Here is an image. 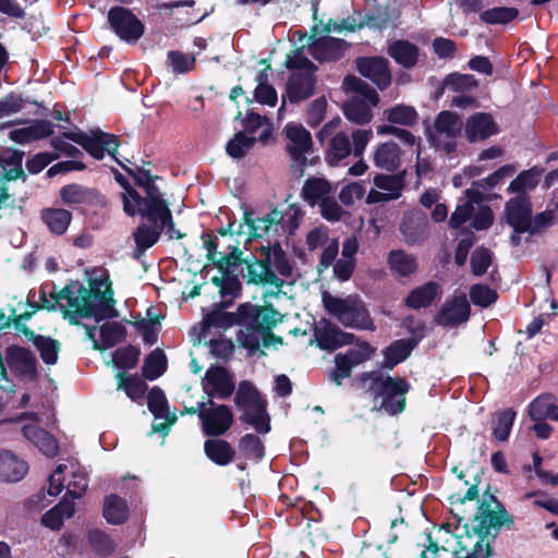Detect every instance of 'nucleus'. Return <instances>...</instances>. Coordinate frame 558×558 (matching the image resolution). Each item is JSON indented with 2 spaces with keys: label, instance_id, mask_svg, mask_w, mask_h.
I'll use <instances>...</instances> for the list:
<instances>
[{
  "label": "nucleus",
  "instance_id": "59",
  "mask_svg": "<svg viewBox=\"0 0 558 558\" xmlns=\"http://www.w3.org/2000/svg\"><path fill=\"white\" fill-rule=\"evenodd\" d=\"M470 299L474 305L486 308L497 301L498 293L487 284L476 283L470 289Z\"/></svg>",
  "mask_w": 558,
  "mask_h": 558
},
{
  "label": "nucleus",
  "instance_id": "58",
  "mask_svg": "<svg viewBox=\"0 0 558 558\" xmlns=\"http://www.w3.org/2000/svg\"><path fill=\"white\" fill-rule=\"evenodd\" d=\"M515 172L513 165H504L487 178L472 182V189L490 190L501 184L506 178L511 177Z\"/></svg>",
  "mask_w": 558,
  "mask_h": 558
},
{
  "label": "nucleus",
  "instance_id": "55",
  "mask_svg": "<svg viewBox=\"0 0 558 558\" xmlns=\"http://www.w3.org/2000/svg\"><path fill=\"white\" fill-rule=\"evenodd\" d=\"M148 320L140 319L134 323V326L142 332L143 341L146 344L153 345L158 340V333L156 326L160 325V320L162 318L161 315H153V307L147 310Z\"/></svg>",
  "mask_w": 558,
  "mask_h": 558
},
{
  "label": "nucleus",
  "instance_id": "24",
  "mask_svg": "<svg viewBox=\"0 0 558 558\" xmlns=\"http://www.w3.org/2000/svg\"><path fill=\"white\" fill-rule=\"evenodd\" d=\"M442 293L441 286L436 281H427L409 292L404 299V305L411 310L418 311L429 307Z\"/></svg>",
  "mask_w": 558,
  "mask_h": 558
},
{
  "label": "nucleus",
  "instance_id": "10",
  "mask_svg": "<svg viewBox=\"0 0 558 558\" xmlns=\"http://www.w3.org/2000/svg\"><path fill=\"white\" fill-rule=\"evenodd\" d=\"M156 181L151 180L141 186L145 195L143 196L137 192V197H133L131 208H133L134 213L130 211L128 214L129 217L140 216L142 219L147 220L170 207L168 199L165 198Z\"/></svg>",
  "mask_w": 558,
  "mask_h": 558
},
{
  "label": "nucleus",
  "instance_id": "12",
  "mask_svg": "<svg viewBox=\"0 0 558 558\" xmlns=\"http://www.w3.org/2000/svg\"><path fill=\"white\" fill-rule=\"evenodd\" d=\"M255 304L251 302L242 303L238 306L236 312H225L223 307H219L207 313L203 318V329L209 330L218 328L227 330L228 328L238 325L247 328L250 319L253 318L252 312Z\"/></svg>",
  "mask_w": 558,
  "mask_h": 558
},
{
  "label": "nucleus",
  "instance_id": "6",
  "mask_svg": "<svg viewBox=\"0 0 558 558\" xmlns=\"http://www.w3.org/2000/svg\"><path fill=\"white\" fill-rule=\"evenodd\" d=\"M323 303L328 313L344 327L371 331L376 329L368 310L361 301L340 299L325 293Z\"/></svg>",
  "mask_w": 558,
  "mask_h": 558
},
{
  "label": "nucleus",
  "instance_id": "27",
  "mask_svg": "<svg viewBox=\"0 0 558 558\" xmlns=\"http://www.w3.org/2000/svg\"><path fill=\"white\" fill-rule=\"evenodd\" d=\"M132 238L135 243L132 256L134 259H140L148 248L159 241L160 231L158 225L149 223L142 219V222L133 231Z\"/></svg>",
  "mask_w": 558,
  "mask_h": 558
},
{
  "label": "nucleus",
  "instance_id": "60",
  "mask_svg": "<svg viewBox=\"0 0 558 558\" xmlns=\"http://www.w3.org/2000/svg\"><path fill=\"white\" fill-rule=\"evenodd\" d=\"M493 263V253L485 246H477L471 254V271L475 277L483 276Z\"/></svg>",
  "mask_w": 558,
  "mask_h": 558
},
{
  "label": "nucleus",
  "instance_id": "45",
  "mask_svg": "<svg viewBox=\"0 0 558 558\" xmlns=\"http://www.w3.org/2000/svg\"><path fill=\"white\" fill-rule=\"evenodd\" d=\"M384 114L388 122L405 126H413L418 119L416 110L405 105H396L385 110Z\"/></svg>",
  "mask_w": 558,
  "mask_h": 558
},
{
  "label": "nucleus",
  "instance_id": "42",
  "mask_svg": "<svg viewBox=\"0 0 558 558\" xmlns=\"http://www.w3.org/2000/svg\"><path fill=\"white\" fill-rule=\"evenodd\" d=\"M118 389L123 390L125 395L134 402H140L148 388L147 384L136 375H129L125 372L117 374Z\"/></svg>",
  "mask_w": 558,
  "mask_h": 558
},
{
  "label": "nucleus",
  "instance_id": "23",
  "mask_svg": "<svg viewBox=\"0 0 558 558\" xmlns=\"http://www.w3.org/2000/svg\"><path fill=\"white\" fill-rule=\"evenodd\" d=\"M420 338L398 339L383 350L381 368L392 371L398 364L405 361L412 351L418 345Z\"/></svg>",
  "mask_w": 558,
  "mask_h": 558
},
{
  "label": "nucleus",
  "instance_id": "41",
  "mask_svg": "<svg viewBox=\"0 0 558 558\" xmlns=\"http://www.w3.org/2000/svg\"><path fill=\"white\" fill-rule=\"evenodd\" d=\"M544 172L542 167H532L527 170L521 171L515 179H513L509 186L508 192L520 194H526V190H534Z\"/></svg>",
  "mask_w": 558,
  "mask_h": 558
},
{
  "label": "nucleus",
  "instance_id": "20",
  "mask_svg": "<svg viewBox=\"0 0 558 558\" xmlns=\"http://www.w3.org/2000/svg\"><path fill=\"white\" fill-rule=\"evenodd\" d=\"M471 306L465 295L453 296L444 303L434 322L442 327H456L470 318Z\"/></svg>",
  "mask_w": 558,
  "mask_h": 558
},
{
  "label": "nucleus",
  "instance_id": "9",
  "mask_svg": "<svg viewBox=\"0 0 558 558\" xmlns=\"http://www.w3.org/2000/svg\"><path fill=\"white\" fill-rule=\"evenodd\" d=\"M107 19L112 32L130 45L136 44L145 33L144 23L125 7H112Z\"/></svg>",
  "mask_w": 558,
  "mask_h": 558
},
{
  "label": "nucleus",
  "instance_id": "64",
  "mask_svg": "<svg viewBox=\"0 0 558 558\" xmlns=\"http://www.w3.org/2000/svg\"><path fill=\"white\" fill-rule=\"evenodd\" d=\"M167 59L172 71L178 74H185L192 71L196 62L194 56H189L179 50L168 51Z\"/></svg>",
  "mask_w": 558,
  "mask_h": 558
},
{
  "label": "nucleus",
  "instance_id": "17",
  "mask_svg": "<svg viewBox=\"0 0 558 558\" xmlns=\"http://www.w3.org/2000/svg\"><path fill=\"white\" fill-rule=\"evenodd\" d=\"M355 68L380 90H385L391 84L389 61L384 57H359L355 59Z\"/></svg>",
  "mask_w": 558,
  "mask_h": 558
},
{
  "label": "nucleus",
  "instance_id": "40",
  "mask_svg": "<svg viewBox=\"0 0 558 558\" xmlns=\"http://www.w3.org/2000/svg\"><path fill=\"white\" fill-rule=\"evenodd\" d=\"M351 151L352 145L349 136L339 132L330 138L325 159L329 166H338Z\"/></svg>",
  "mask_w": 558,
  "mask_h": 558
},
{
  "label": "nucleus",
  "instance_id": "3",
  "mask_svg": "<svg viewBox=\"0 0 558 558\" xmlns=\"http://www.w3.org/2000/svg\"><path fill=\"white\" fill-rule=\"evenodd\" d=\"M256 252L258 257H254V262L248 264V283L271 284L280 289L283 280L275 274L272 267L282 277H290L293 270L281 244L276 241L271 245L260 246Z\"/></svg>",
  "mask_w": 558,
  "mask_h": 558
},
{
  "label": "nucleus",
  "instance_id": "37",
  "mask_svg": "<svg viewBox=\"0 0 558 558\" xmlns=\"http://www.w3.org/2000/svg\"><path fill=\"white\" fill-rule=\"evenodd\" d=\"M517 412L506 408L494 413L492 417V434L497 441H507L514 424Z\"/></svg>",
  "mask_w": 558,
  "mask_h": 558
},
{
  "label": "nucleus",
  "instance_id": "28",
  "mask_svg": "<svg viewBox=\"0 0 558 558\" xmlns=\"http://www.w3.org/2000/svg\"><path fill=\"white\" fill-rule=\"evenodd\" d=\"M66 305L59 303V311L62 317L72 326H78V318H92L96 316V304L82 303L81 299L75 294L65 300Z\"/></svg>",
  "mask_w": 558,
  "mask_h": 558
},
{
  "label": "nucleus",
  "instance_id": "5",
  "mask_svg": "<svg viewBox=\"0 0 558 558\" xmlns=\"http://www.w3.org/2000/svg\"><path fill=\"white\" fill-rule=\"evenodd\" d=\"M284 134L288 140L286 151L291 159L290 172L295 179H300L304 175L306 167L316 165L319 157H307L313 153V138L302 124L288 123L284 126Z\"/></svg>",
  "mask_w": 558,
  "mask_h": 558
},
{
  "label": "nucleus",
  "instance_id": "56",
  "mask_svg": "<svg viewBox=\"0 0 558 558\" xmlns=\"http://www.w3.org/2000/svg\"><path fill=\"white\" fill-rule=\"evenodd\" d=\"M126 328L119 322L106 323L100 327L104 348H112L126 338Z\"/></svg>",
  "mask_w": 558,
  "mask_h": 558
},
{
  "label": "nucleus",
  "instance_id": "29",
  "mask_svg": "<svg viewBox=\"0 0 558 558\" xmlns=\"http://www.w3.org/2000/svg\"><path fill=\"white\" fill-rule=\"evenodd\" d=\"M28 471V464L9 450H0V480L19 482Z\"/></svg>",
  "mask_w": 558,
  "mask_h": 558
},
{
  "label": "nucleus",
  "instance_id": "16",
  "mask_svg": "<svg viewBox=\"0 0 558 558\" xmlns=\"http://www.w3.org/2000/svg\"><path fill=\"white\" fill-rule=\"evenodd\" d=\"M316 83V72H293L288 78L286 93L282 95V105L279 110L283 109L287 100L290 104H300L311 98L315 94Z\"/></svg>",
  "mask_w": 558,
  "mask_h": 558
},
{
  "label": "nucleus",
  "instance_id": "38",
  "mask_svg": "<svg viewBox=\"0 0 558 558\" xmlns=\"http://www.w3.org/2000/svg\"><path fill=\"white\" fill-rule=\"evenodd\" d=\"M388 266L399 277H410L417 270L416 258L403 250H392L388 254Z\"/></svg>",
  "mask_w": 558,
  "mask_h": 558
},
{
  "label": "nucleus",
  "instance_id": "32",
  "mask_svg": "<svg viewBox=\"0 0 558 558\" xmlns=\"http://www.w3.org/2000/svg\"><path fill=\"white\" fill-rule=\"evenodd\" d=\"M204 452L213 463L219 466L230 464L235 457V450L230 442L217 437L205 440Z\"/></svg>",
  "mask_w": 558,
  "mask_h": 558
},
{
  "label": "nucleus",
  "instance_id": "4",
  "mask_svg": "<svg viewBox=\"0 0 558 558\" xmlns=\"http://www.w3.org/2000/svg\"><path fill=\"white\" fill-rule=\"evenodd\" d=\"M234 403L243 410L240 421L252 425L257 433L267 434L270 432V416L267 413L268 402L253 383L240 381L234 396Z\"/></svg>",
  "mask_w": 558,
  "mask_h": 558
},
{
  "label": "nucleus",
  "instance_id": "31",
  "mask_svg": "<svg viewBox=\"0 0 558 558\" xmlns=\"http://www.w3.org/2000/svg\"><path fill=\"white\" fill-rule=\"evenodd\" d=\"M388 54L400 65L411 69L416 65L420 49L415 44L407 39H398L388 47Z\"/></svg>",
  "mask_w": 558,
  "mask_h": 558
},
{
  "label": "nucleus",
  "instance_id": "53",
  "mask_svg": "<svg viewBox=\"0 0 558 558\" xmlns=\"http://www.w3.org/2000/svg\"><path fill=\"white\" fill-rule=\"evenodd\" d=\"M239 449L246 459L259 462L265 456V447L255 434H245L239 440Z\"/></svg>",
  "mask_w": 558,
  "mask_h": 558
},
{
  "label": "nucleus",
  "instance_id": "14",
  "mask_svg": "<svg viewBox=\"0 0 558 558\" xmlns=\"http://www.w3.org/2000/svg\"><path fill=\"white\" fill-rule=\"evenodd\" d=\"M203 389L210 400L229 399L235 389L234 376L223 366L211 365L205 373Z\"/></svg>",
  "mask_w": 558,
  "mask_h": 558
},
{
  "label": "nucleus",
  "instance_id": "48",
  "mask_svg": "<svg viewBox=\"0 0 558 558\" xmlns=\"http://www.w3.org/2000/svg\"><path fill=\"white\" fill-rule=\"evenodd\" d=\"M256 143V138L254 136H248L244 132H238L234 134V136L228 141L226 145V151L227 154L234 158V159H241L243 158L250 149L253 148V146Z\"/></svg>",
  "mask_w": 558,
  "mask_h": 558
},
{
  "label": "nucleus",
  "instance_id": "30",
  "mask_svg": "<svg viewBox=\"0 0 558 558\" xmlns=\"http://www.w3.org/2000/svg\"><path fill=\"white\" fill-rule=\"evenodd\" d=\"M24 437L35 445L45 456L54 457L59 447L54 437L37 425H25L22 428Z\"/></svg>",
  "mask_w": 558,
  "mask_h": 558
},
{
  "label": "nucleus",
  "instance_id": "46",
  "mask_svg": "<svg viewBox=\"0 0 558 558\" xmlns=\"http://www.w3.org/2000/svg\"><path fill=\"white\" fill-rule=\"evenodd\" d=\"M39 351L40 357L47 365H53L58 361L60 343L58 340L43 335H37L32 341Z\"/></svg>",
  "mask_w": 558,
  "mask_h": 558
},
{
  "label": "nucleus",
  "instance_id": "21",
  "mask_svg": "<svg viewBox=\"0 0 558 558\" xmlns=\"http://www.w3.org/2000/svg\"><path fill=\"white\" fill-rule=\"evenodd\" d=\"M308 50L311 56L319 62L338 61L343 56L350 44L344 39L331 36L319 38L312 37Z\"/></svg>",
  "mask_w": 558,
  "mask_h": 558
},
{
  "label": "nucleus",
  "instance_id": "54",
  "mask_svg": "<svg viewBox=\"0 0 558 558\" xmlns=\"http://www.w3.org/2000/svg\"><path fill=\"white\" fill-rule=\"evenodd\" d=\"M478 86L477 80L471 74H460V73H451L448 74L441 86V90L444 88H448L452 92H471Z\"/></svg>",
  "mask_w": 558,
  "mask_h": 558
},
{
  "label": "nucleus",
  "instance_id": "13",
  "mask_svg": "<svg viewBox=\"0 0 558 558\" xmlns=\"http://www.w3.org/2000/svg\"><path fill=\"white\" fill-rule=\"evenodd\" d=\"M473 521L476 522L473 533L492 536L493 541H496L501 527L511 530L514 525V518L506 508L477 510Z\"/></svg>",
  "mask_w": 558,
  "mask_h": 558
},
{
  "label": "nucleus",
  "instance_id": "33",
  "mask_svg": "<svg viewBox=\"0 0 558 558\" xmlns=\"http://www.w3.org/2000/svg\"><path fill=\"white\" fill-rule=\"evenodd\" d=\"M332 191L331 183L325 178L310 177L305 180L301 190V197L310 206L319 204L329 196Z\"/></svg>",
  "mask_w": 558,
  "mask_h": 558
},
{
  "label": "nucleus",
  "instance_id": "36",
  "mask_svg": "<svg viewBox=\"0 0 558 558\" xmlns=\"http://www.w3.org/2000/svg\"><path fill=\"white\" fill-rule=\"evenodd\" d=\"M7 359L10 366H16L22 374H36L37 360L29 349L19 345H11L7 350Z\"/></svg>",
  "mask_w": 558,
  "mask_h": 558
},
{
  "label": "nucleus",
  "instance_id": "51",
  "mask_svg": "<svg viewBox=\"0 0 558 558\" xmlns=\"http://www.w3.org/2000/svg\"><path fill=\"white\" fill-rule=\"evenodd\" d=\"M88 542L93 551L100 557H108L116 549L113 539L107 533L98 529L89 531Z\"/></svg>",
  "mask_w": 558,
  "mask_h": 558
},
{
  "label": "nucleus",
  "instance_id": "62",
  "mask_svg": "<svg viewBox=\"0 0 558 558\" xmlns=\"http://www.w3.org/2000/svg\"><path fill=\"white\" fill-rule=\"evenodd\" d=\"M147 407L155 418H162L167 414L169 403L160 387L155 386L148 391Z\"/></svg>",
  "mask_w": 558,
  "mask_h": 558
},
{
  "label": "nucleus",
  "instance_id": "50",
  "mask_svg": "<svg viewBox=\"0 0 558 558\" xmlns=\"http://www.w3.org/2000/svg\"><path fill=\"white\" fill-rule=\"evenodd\" d=\"M340 337V328L336 325L328 323L323 328L315 330V338L317 341V345L322 350L335 351L341 348V343H339Z\"/></svg>",
  "mask_w": 558,
  "mask_h": 558
},
{
  "label": "nucleus",
  "instance_id": "18",
  "mask_svg": "<svg viewBox=\"0 0 558 558\" xmlns=\"http://www.w3.org/2000/svg\"><path fill=\"white\" fill-rule=\"evenodd\" d=\"M283 218V213L277 208L271 209L262 217H254V211L250 208H245L243 214V225L248 228L247 241L264 238L270 232V230L278 233L279 227H282Z\"/></svg>",
  "mask_w": 558,
  "mask_h": 558
},
{
  "label": "nucleus",
  "instance_id": "19",
  "mask_svg": "<svg viewBox=\"0 0 558 558\" xmlns=\"http://www.w3.org/2000/svg\"><path fill=\"white\" fill-rule=\"evenodd\" d=\"M507 223L517 232H526L532 217V202L527 194L510 198L505 206Z\"/></svg>",
  "mask_w": 558,
  "mask_h": 558
},
{
  "label": "nucleus",
  "instance_id": "22",
  "mask_svg": "<svg viewBox=\"0 0 558 558\" xmlns=\"http://www.w3.org/2000/svg\"><path fill=\"white\" fill-rule=\"evenodd\" d=\"M465 137L470 143L485 141L499 133V125L488 112L471 114L464 125Z\"/></svg>",
  "mask_w": 558,
  "mask_h": 558
},
{
  "label": "nucleus",
  "instance_id": "35",
  "mask_svg": "<svg viewBox=\"0 0 558 558\" xmlns=\"http://www.w3.org/2000/svg\"><path fill=\"white\" fill-rule=\"evenodd\" d=\"M40 218L52 234L62 235L66 232L73 216L68 209L48 207L41 209Z\"/></svg>",
  "mask_w": 558,
  "mask_h": 558
},
{
  "label": "nucleus",
  "instance_id": "63",
  "mask_svg": "<svg viewBox=\"0 0 558 558\" xmlns=\"http://www.w3.org/2000/svg\"><path fill=\"white\" fill-rule=\"evenodd\" d=\"M225 275V281L222 282L219 293L222 299L230 298L229 301H221L219 306L228 307L232 304V300L241 294L242 283L236 275L231 271L222 272Z\"/></svg>",
  "mask_w": 558,
  "mask_h": 558
},
{
  "label": "nucleus",
  "instance_id": "49",
  "mask_svg": "<svg viewBox=\"0 0 558 558\" xmlns=\"http://www.w3.org/2000/svg\"><path fill=\"white\" fill-rule=\"evenodd\" d=\"M146 221L149 223H157L158 229L160 231V235L162 234L163 231H166L170 240H180L186 235L185 233L181 232L179 229L175 228V222L173 220L170 207L148 218Z\"/></svg>",
  "mask_w": 558,
  "mask_h": 558
},
{
  "label": "nucleus",
  "instance_id": "39",
  "mask_svg": "<svg viewBox=\"0 0 558 558\" xmlns=\"http://www.w3.org/2000/svg\"><path fill=\"white\" fill-rule=\"evenodd\" d=\"M102 515L110 524L124 523L129 518L126 501L116 494L107 496L104 500Z\"/></svg>",
  "mask_w": 558,
  "mask_h": 558
},
{
  "label": "nucleus",
  "instance_id": "52",
  "mask_svg": "<svg viewBox=\"0 0 558 558\" xmlns=\"http://www.w3.org/2000/svg\"><path fill=\"white\" fill-rule=\"evenodd\" d=\"M519 14L515 8L497 7L482 11L480 20L485 24H507L513 21Z\"/></svg>",
  "mask_w": 558,
  "mask_h": 558
},
{
  "label": "nucleus",
  "instance_id": "26",
  "mask_svg": "<svg viewBox=\"0 0 558 558\" xmlns=\"http://www.w3.org/2000/svg\"><path fill=\"white\" fill-rule=\"evenodd\" d=\"M428 221L425 215L420 213L405 214L400 223V232L407 244L422 243L427 236Z\"/></svg>",
  "mask_w": 558,
  "mask_h": 558
},
{
  "label": "nucleus",
  "instance_id": "7",
  "mask_svg": "<svg viewBox=\"0 0 558 558\" xmlns=\"http://www.w3.org/2000/svg\"><path fill=\"white\" fill-rule=\"evenodd\" d=\"M63 137L80 145L96 160L104 159L105 155H110L117 162V154L120 146L119 136L101 131L92 130L89 134L78 131H66L62 133Z\"/></svg>",
  "mask_w": 558,
  "mask_h": 558
},
{
  "label": "nucleus",
  "instance_id": "15",
  "mask_svg": "<svg viewBox=\"0 0 558 558\" xmlns=\"http://www.w3.org/2000/svg\"><path fill=\"white\" fill-rule=\"evenodd\" d=\"M59 197L63 205H85L95 208H105L107 198L97 189L78 183L63 185L59 191Z\"/></svg>",
  "mask_w": 558,
  "mask_h": 558
},
{
  "label": "nucleus",
  "instance_id": "61",
  "mask_svg": "<svg viewBox=\"0 0 558 558\" xmlns=\"http://www.w3.org/2000/svg\"><path fill=\"white\" fill-rule=\"evenodd\" d=\"M374 184L384 191H388V195H391L392 199L398 198L401 195L404 181L401 174H376L374 177Z\"/></svg>",
  "mask_w": 558,
  "mask_h": 558
},
{
  "label": "nucleus",
  "instance_id": "1",
  "mask_svg": "<svg viewBox=\"0 0 558 558\" xmlns=\"http://www.w3.org/2000/svg\"><path fill=\"white\" fill-rule=\"evenodd\" d=\"M252 316L247 328L236 333L240 345L248 351V355H254L259 350V335L266 348L277 343L283 344V339L272 332L277 324L282 322L283 316L271 303L255 304Z\"/></svg>",
  "mask_w": 558,
  "mask_h": 558
},
{
  "label": "nucleus",
  "instance_id": "57",
  "mask_svg": "<svg viewBox=\"0 0 558 558\" xmlns=\"http://www.w3.org/2000/svg\"><path fill=\"white\" fill-rule=\"evenodd\" d=\"M141 350L138 347L128 344L117 349L113 354V362L120 369H132L138 364Z\"/></svg>",
  "mask_w": 558,
  "mask_h": 558
},
{
  "label": "nucleus",
  "instance_id": "43",
  "mask_svg": "<svg viewBox=\"0 0 558 558\" xmlns=\"http://www.w3.org/2000/svg\"><path fill=\"white\" fill-rule=\"evenodd\" d=\"M167 364L165 352L157 348L146 355L142 366V375L145 379L155 380L165 374Z\"/></svg>",
  "mask_w": 558,
  "mask_h": 558
},
{
  "label": "nucleus",
  "instance_id": "34",
  "mask_svg": "<svg viewBox=\"0 0 558 558\" xmlns=\"http://www.w3.org/2000/svg\"><path fill=\"white\" fill-rule=\"evenodd\" d=\"M374 163L389 172L396 171L401 165V149L395 142H386L374 153Z\"/></svg>",
  "mask_w": 558,
  "mask_h": 558
},
{
  "label": "nucleus",
  "instance_id": "44",
  "mask_svg": "<svg viewBox=\"0 0 558 558\" xmlns=\"http://www.w3.org/2000/svg\"><path fill=\"white\" fill-rule=\"evenodd\" d=\"M371 106L363 99L352 98L343 106L344 117L356 124H367L373 118Z\"/></svg>",
  "mask_w": 558,
  "mask_h": 558
},
{
  "label": "nucleus",
  "instance_id": "8",
  "mask_svg": "<svg viewBox=\"0 0 558 558\" xmlns=\"http://www.w3.org/2000/svg\"><path fill=\"white\" fill-rule=\"evenodd\" d=\"M463 123L460 116L453 111H440L434 121V131L428 132L430 144L451 155L457 149V137L460 135Z\"/></svg>",
  "mask_w": 558,
  "mask_h": 558
},
{
  "label": "nucleus",
  "instance_id": "47",
  "mask_svg": "<svg viewBox=\"0 0 558 558\" xmlns=\"http://www.w3.org/2000/svg\"><path fill=\"white\" fill-rule=\"evenodd\" d=\"M113 291L111 283L108 284L105 293L99 289L95 290V299L100 300V305H96V322H100L104 318H116L119 316V312L114 308L116 301L113 299Z\"/></svg>",
  "mask_w": 558,
  "mask_h": 558
},
{
  "label": "nucleus",
  "instance_id": "25",
  "mask_svg": "<svg viewBox=\"0 0 558 558\" xmlns=\"http://www.w3.org/2000/svg\"><path fill=\"white\" fill-rule=\"evenodd\" d=\"M485 199L481 190L468 189L464 191V197L461 198L449 219V226L452 229L461 228L473 215L474 205H480Z\"/></svg>",
  "mask_w": 558,
  "mask_h": 558
},
{
  "label": "nucleus",
  "instance_id": "2",
  "mask_svg": "<svg viewBox=\"0 0 558 558\" xmlns=\"http://www.w3.org/2000/svg\"><path fill=\"white\" fill-rule=\"evenodd\" d=\"M361 383L369 381L367 392L375 400L381 399L380 409L389 415H398L405 410L407 393L411 385L404 377L383 376L376 371L364 372L357 376Z\"/></svg>",
  "mask_w": 558,
  "mask_h": 558
},
{
  "label": "nucleus",
  "instance_id": "11",
  "mask_svg": "<svg viewBox=\"0 0 558 558\" xmlns=\"http://www.w3.org/2000/svg\"><path fill=\"white\" fill-rule=\"evenodd\" d=\"M208 404L209 410L198 411L202 430L207 437L223 436L234 423L233 413L227 404H216L213 400Z\"/></svg>",
  "mask_w": 558,
  "mask_h": 558
}]
</instances>
